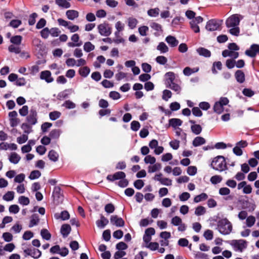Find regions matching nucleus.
I'll use <instances>...</instances> for the list:
<instances>
[{
	"label": "nucleus",
	"instance_id": "5",
	"mask_svg": "<svg viewBox=\"0 0 259 259\" xmlns=\"http://www.w3.org/2000/svg\"><path fill=\"white\" fill-rule=\"evenodd\" d=\"M221 21L216 19H211L209 20L205 26V28L208 31H213L220 29Z\"/></svg>",
	"mask_w": 259,
	"mask_h": 259
},
{
	"label": "nucleus",
	"instance_id": "30",
	"mask_svg": "<svg viewBox=\"0 0 259 259\" xmlns=\"http://www.w3.org/2000/svg\"><path fill=\"white\" fill-rule=\"evenodd\" d=\"M157 50L159 51L161 53L164 54L168 51V48L163 42H160L157 46Z\"/></svg>",
	"mask_w": 259,
	"mask_h": 259
},
{
	"label": "nucleus",
	"instance_id": "25",
	"mask_svg": "<svg viewBox=\"0 0 259 259\" xmlns=\"http://www.w3.org/2000/svg\"><path fill=\"white\" fill-rule=\"evenodd\" d=\"M197 52L199 55L205 57H209L211 56V52L208 50L204 48H199L197 49Z\"/></svg>",
	"mask_w": 259,
	"mask_h": 259
},
{
	"label": "nucleus",
	"instance_id": "20",
	"mask_svg": "<svg viewBox=\"0 0 259 259\" xmlns=\"http://www.w3.org/2000/svg\"><path fill=\"white\" fill-rule=\"evenodd\" d=\"M205 139L202 137H196L193 141L192 144L194 147H198L204 144Z\"/></svg>",
	"mask_w": 259,
	"mask_h": 259
},
{
	"label": "nucleus",
	"instance_id": "19",
	"mask_svg": "<svg viewBox=\"0 0 259 259\" xmlns=\"http://www.w3.org/2000/svg\"><path fill=\"white\" fill-rule=\"evenodd\" d=\"M71 231V227L68 224H64L61 228V233L63 237L68 236Z\"/></svg>",
	"mask_w": 259,
	"mask_h": 259
},
{
	"label": "nucleus",
	"instance_id": "50",
	"mask_svg": "<svg viewBox=\"0 0 259 259\" xmlns=\"http://www.w3.org/2000/svg\"><path fill=\"white\" fill-rule=\"evenodd\" d=\"M41 176V173L39 170H33L31 172L29 178L31 180H34L38 178Z\"/></svg>",
	"mask_w": 259,
	"mask_h": 259
},
{
	"label": "nucleus",
	"instance_id": "12",
	"mask_svg": "<svg viewBox=\"0 0 259 259\" xmlns=\"http://www.w3.org/2000/svg\"><path fill=\"white\" fill-rule=\"evenodd\" d=\"M40 78L45 80L47 83H51L54 81V78L51 76V73L49 70L41 71L40 74Z\"/></svg>",
	"mask_w": 259,
	"mask_h": 259
},
{
	"label": "nucleus",
	"instance_id": "49",
	"mask_svg": "<svg viewBox=\"0 0 259 259\" xmlns=\"http://www.w3.org/2000/svg\"><path fill=\"white\" fill-rule=\"evenodd\" d=\"M144 162L147 164H153L156 162V158L151 155H147L144 158Z\"/></svg>",
	"mask_w": 259,
	"mask_h": 259
},
{
	"label": "nucleus",
	"instance_id": "53",
	"mask_svg": "<svg viewBox=\"0 0 259 259\" xmlns=\"http://www.w3.org/2000/svg\"><path fill=\"white\" fill-rule=\"evenodd\" d=\"M204 238L207 240H211L213 238V232L210 230H206L203 234Z\"/></svg>",
	"mask_w": 259,
	"mask_h": 259
},
{
	"label": "nucleus",
	"instance_id": "46",
	"mask_svg": "<svg viewBox=\"0 0 259 259\" xmlns=\"http://www.w3.org/2000/svg\"><path fill=\"white\" fill-rule=\"evenodd\" d=\"M61 115V113L57 111L51 112L49 113L50 118L52 120H55L59 118Z\"/></svg>",
	"mask_w": 259,
	"mask_h": 259
},
{
	"label": "nucleus",
	"instance_id": "48",
	"mask_svg": "<svg viewBox=\"0 0 259 259\" xmlns=\"http://www.w3.org/2000/svg\"><path fill=\"white\" fill-rule=\"evenodd\" d=\"M176 136L181 137L182 140L186 141L187 135L182 132V129L178 128L176 131Z\"/></svg>",
	"mask_w": 259,
	"mask_h": 259
},
{
	"label": "nucleus",
	"instance_id": "4",
	"mask_svg": "<svg viewBox=\"0 0 259 259\" xmlns=\"http://www.w3.org/2000/svg\"><path fill=\"white\" fill-rule=\"evenodd\" d=\"M230 244L235 251L241 252L247 246V241L243 239L233 240L231 241Z\"/></svg>",
	"mask_w": 259,
	"mask_h": 259
},
{
	"label": "nucleus",
	"instance_id": "8",
	"mask_svg": "<svg viewBox=\"0 0 259 259\" xmlns=\"http://www.w3.org/2000/svg\"><path fill=\"white\" fill-rule=\"evenodd\" d=\"M99 33L103 36H108L111 33V28L107 23H102L98 25Z\"/></svg>",
	"mask_w": 259,
	"mask_h": 259
},
{
	"label": "nucleus",
	"instance_id": "32",
	"mask_svg": "<svg viewBox=\"0 0 259 259\" xmlns=\"http://www.w3.org/2000/svg\"><path fill=\"white\" fill-rule=\"evenodd\" d=\"M39 221V219L38 215L36 214H33L31 217V220L30 222V224L29 225V227L30 228L33 227L37 225Z\"/></svg>",
	"mask_w": 259,
	"mask_h": 259
},
{
	"label": "nucleus",
	"instance_id": "47",
	"mask_svg": "<svg viewBox=\"0 0 259 259\" xmlns=\"http://www.w3.org/2000/svg\"><path fill=\"white\" fill-rule=\"evenodd\" d=\"M168 88H169L172 90L176 92L177 94H180L181 91V88L180 85L176 82L172 83Z\"/></svg>",
	"mask_w": 259,
	"mask_h": 259
},
{
	"label": "nucleus",
	"instance_id": "15",
	"mask_svg": "<svg viewBox=\"0 0 259 259\" xmlns=\"http://www.w3.org/2000/svg\"><path fill=\"white\" fill-rule=\"evenodd\" d=\"M222 56L224 57H230L235 59L238 57L239 53L237 52L225 50L223 51Z\"/></svg>",
	"mask_w": 259,
	"mask_h": 259
},
{
	"label": "nucleus",
	"instance_id": "17",
	"mask_svg": "<svg viewBox=\"0 0 259 259\" xmlns=\"http://www.w3.org/2000/svg\"><path fill=\"white\" fill-rule=\"evenodd\" d=\"M66 15L68 19L73 20L79 16V13L77 11L70 10L66 11Z\"/></svg>",
	"mask_w": 259,
	"mask_h": 259
},
{
	"label": "nucleus",
	"instance_id": "52",
	"mask_svg": "<svg viewBox=\"0 0 259 259\" xmlns=\"http://www.w3.org/2000/svg\"><path fill=\"white\" fill-rule=\"evenodd\" d=\"M190 25L191 28L192 30L195 33H198L200 31L199 27L198 25V24L195 23L194 21L191 20L190 22Z\"/></svg>",
	"mask_w": 259,
	"mask_h": 259
},
{
	"label": "nucleus",
	"instance_id": "45",
	"mask_svg": "<svg viewBox=\"0 0 259 259\" xmlns=\"http://www.w3.org/2000/svg\"><path fill=\"white\" fill-rule=\"evenodd\" d=\"M18 202L22 205H27L29 204L30 201L28 197L24 196H21L19 197Z\"/></svg>",
	"mask_w": 259,
	"mask_h": 259
},
{
	"label": "nucleus",
	"instance_id": "36",
	"mask_svg": "<svg viewBox=\"0 0 259 259\" xmlns=\"http://www.w3.org/2000/svg\"><path fill=\"white\" fill-rule=\"evenodd\" d=\"M160 10L158 8L150 9L147 11L148 15L152 17H156L158 16Z\"/></svg>",
	"mask_w": 259,
	"mask_h": 259
},
{
	"label": "nucleus",
	"instance_id": "33",
	"mask_svg": "<svg viewBox=\"0 0 259 259\" xmlns=\"http://www.w3.org/2000/svg\"><path fill=\"white\" fill-rule=\"evenodd\" d=\"M90 72V69L87 66L81 67L79 69V74L83 77H86L89 75Z\"/></svg>",
	"mask_w": 259,
	"mask_h": 259
},
{
	"label": "nucleus",
	"instance_id": "13",
	"mask_svg": "<svg viewBox=\"0 0 259 259\" xmlns=\"http://www.w3.org/2000/svg\"><path fill=\"white\" fill-rule=\"evenodd\" d=\"M166 77L165 83L167 87H168L172 83H175L176 79L175 74L172 72H168L165 73Z\"/></svg>",
	"mask_w": 259,
	"mask_h": 259
},
{
	"label": "nucleus",
	"instance_id": "22",
	"mask_svg": "<svg viewBox=\"0 0 259 259\" xmlns=\"http://www.w3.org/2000/svg\"><path fill=\"white\" fill-rule=\"evenodd\" d=\"M9 159L11 163H18L21 159V157L16 153L13 152L9 156Z\"/></svg>",
	"mask_w": 259,
	"mask_h": 259
},
{
	"label": "nucleus",
	"instance_id": "61",
	"mask_svg": "<svg viewBox=\"0 0 259 259\" xmlns=\"http://www.w3.org/2000/svg\"><path fill=\"white\" fill-rule=\"evenodd\" d=\"M19 114L22 116H25L28 113V107L27 105L23 106L19 111Z\"/></svg>",
	"mask_w": 259,
	"mask_h": 259
},
{
	"label": "nucleus",
	"instance_id": "39",
	"mask_svg": "<svg viewBox=\"0 0 259 259\" xmlns=\"http://www.w3.org/2000/svg\"><path fill=\"white\" fill-rule=\"evenodd\" d=\"M207 197L208 196L206 193H202L195 196L194 199V201L196 203H198L200 201L206 200Z\"/></svg>",
	"mask_w": 259,
	"mask_h": 259
},
{
	"label": "nucleus",
	"instance_id": "24",
	"mask_svg": "<svg viewBox=\"0 0 259 259\" xmlns=\"http://www.w3.org/2000/svg\"><path fill=\"white\" fill-rule=\"evenodd\" d=\"M237 81L239 83H243L245 80L244 73L241 70H238L235 74Z\"/></svg>",
	"mask_w": 259,
	"mask_h": 259
},
{
	"label": "nucleus",
	"instance_id": "38",
	"mask_svg": "<svg viewBox=\"0 0 259 259\" xmlns=\"http://www.w3.org/2000/svg\"><path fill=\"white\" fill-rule=\"evenodd\" d=\"M22 37L20 35H15L11 38V42L15 45H19L21 44Z\"/></svg>",
	"mask_w": 259,
	"mask_h": 259
},
{
	"label": "nucleus",
	"instance_id": "56",
	"mask_svg": "<svg viewBox=\"0 0 259 259\" xmlns=\"http://www.w3.org/2000/svg\"><path fill=\"white\" fill-rule=\"evenodd\" d=\"M156 61L157 62V63H158L161 65H164L166 63V62L167 61V59L164 56H159L156 57Z\"/></svg>",
	"mask_w": 259,
	"mask_h": 259
},
{
	"label": "nucleus",
	"instance_id": "18",
	"mask_svg": "<svg viewBox=\"0 0 259 259\" xmlns=\"http://www.w3.org/2000/svg\"><path fill=\"white\" fill-rule=\"evenodd\" d=\"M101 219L99 220H97L96 221V225L98 227L100 228H104L106 225H107L108 223V220L106 219L104 216L102 214L101 215Z\"/></svg>",
	"mask_w": 259,
	"mask_h": 259
},
{
	"label": "nucleus",
	"instance_id": "23",
	"mask_svg": "<svg viewBox=\"0 0 259 259\" xmlns=\"http://www.w3.org/2000/svg\"><path fill=\"white\" fill-rule=\"evenodd\" d=\"M182 121L178 118H171L169 120V125L172 127L176 128L177 127L181 126Z\"/></svg>",
	"mask_w": 259,
	"mask_h": 259
},
{
	"label": "nucleus",
	"instance_id": "35",
	"mask_svg": "<svg viewBox=\"0 0 259 259\" xmlns=\"http://www.w3.org/2000/svg\"><path fill=\"white\" fill-rule=\"evenodd\" d=\"M48 157L51 160L56 162L58 159L59 155L55 151L52 150L49 152Z\"/></svg>",
	"mask_w": 259,
	"mask_h": 259
},
{
	"label": "nucleus",
	"instance_id": "6",
	"mask_svg": "<svg viewBox=\"0 0 259 259\" xmlns=\"http://www.w3.org/2000/svg\"><path fill=\"white\" fill-rule=\"evenodd\" d=\"M26 120L30 125H34L37 122V112L34 108H31L26 117Z\"/></svg>",
	"mask_w": 259,
	"mask_h": 259
},
{
	"label": "nucleus",
	"instance_id": "29",
	"mask_svg": "<svg viewBox=\"0 0 259 259\" xmlns=\"http://www.w3.org/2000/svg\"><path fill=\"white\" fill-rule=\"evenodd\" d=\"M55 3L58 6L66 9L71 6L70 4L66 0H55Z\"/></svg>",
	"mask_w": 259,
	"mask_h": 259
},
{
	"label": "nucleus",
	"instance_id": "41",
	"mask_svg": "<svg viewBox=\"0 0 259 259\" xmlns=\"http://www.w3.org/2000/svg\"><path fill=\"white\" fill-rule=\"evenodd\" d=\"M40 235L43 239L49 240L51 238V235L48 230L46 229H42L40 231Z\"/></svg>",
	"mask_w": 259,
	"mask_h": 259
},
{
	"label": "nucleus",
	"instance_id": "60",
	"mask_svg": "<svg viewBox=\"0 0 259 259\" xmlns=\"http://www.w3.org/2000/svg\"><path fill=\"white\" fill-rule=\"evenodd\" d=\"M171 92L169 90H165L163 92L162 99L165 101H167L171 97Z\"/></svg>",
	"mask_w": 259,
	"mask_h": 259
},
{
	"label": "nucleus",
	"instance_id": "34",
	"mask_svg": "<svg viewBox=\"0 0 259 259\" xmlns=\"http://www.w3.org/2000/svg\"><path fill=\"white\" fill-rule=\"evenodd\" d=\"M213 108L214 112L219 114H221L224 110V107L218 102L215 103Z\"/></svg>",
	"mask_w": 259,
	"mask_h": 259
},
{
	"label": "nucleus",
	"instance_id": "11",
	"mask_svg": "<svg viewBox=\"0 0 259 259\" xmlns=\"http://www.w3.org/2000/svg\"><path fill=\"white\" fill-rule=\"evenodd\" d=\"M110 222L118 227H123L124 225V221L121 218H119L117 215H111L110 218Z\"/></svg>",
	"mask_w": 259,
	"mask_h": 259
},
{
	"label": "nucleus",
	"instance_id": "31",
	"mask_svg": "<svg viewBox=\"0 0 259 259\" xmlns=\"http://www.w3.org/2000/svg\"><path fill=\"white\" fill-rule=\"evenodd\" d=\"M150 27L157 32L162 33L163 31L162 26L155 22H152L150 23Z\"/></svg>",
	"mask_w": 259,
	"mask_h": 259
},
{
	"label": "nucleus",
	"instance_id": "59",
	"mask_svg": "<svg viewBox=\"0 0 259 259\" xmlns=\"http://www.w3.org/2000/svg\"><path fill=\"white\" fill-rule=\"evenodd\" d=\"M8 50L9 52L12 53H15L16 54H19L21 52V50L19 47L15 46L13 45H10L9 48Z\"/></svg>",
	"mask_w": 259,
	"mask_h": 259
},
{
	"label": "nucleus",
	"instance_id": "1",
	"mask_svg": "<svg viewBox=\"0 0 259 259\" xmlns=\"http://www.w3.org/2000/svg\"><path fill=\"white\" fill-rule=\"evenodd\" d=\"M238 14H234L229 17L226 21L227 27L230 28L229 32L230 34L235 36H238L240 33V29L238 27L240 19Z\"/></svg>",
	"mask_w": 259,
	"mask_h": 259
},
{
	"label": "nucleus",
	"instance_id": "14",
	"mask_svg": "<svg viewBox=\"0 0 259 259\" xmlns=\"http://www.w3.org/2000/svg\"><path fill=\"white\" fill-rule=\"evenodd\" d=\"M17 149V146L14 143L9 144L6 142H2L0 143V149L7 150L10 149L12 150H15Z\"/></svg>",
	"mask_w": 259,
	"mask_h": 259
},
{
	"label": "nucleus",
	"instance_id": "43",
	"mask_svg": "<svg viewBox=\"0 0 259 259\" xmlns=\"http://www.w3.org/2000/svg\"><path fill=\"white\" fill-rule=\"evenodd\" d=\"M95 49V46L91 42H86L83 46V50L87 52H90Z\"/></svg>",
	"mask_w": 259,
	"mask_h": 259
},
{
	"label": "nucleus",
	"instance_id": "37",
	"mask_svg": "<svg viewBox=\"0 0 259 259\" xmlns=\"http://www.w3.org/2000/svg\"><path fill=\"white\" fill-rule=\"evenodd\" d=\"M191 130L195 135H199L202 132V127L199 124H194L191 125Z\"/></svg>",
	"mask_w": 259,
	"mask_h": 259
},
{
	"label": "nucleus",
	"instance_id": "54",
	"mask_svg": "<svg viewBox=\"0 0 259 259\" xmlns=\"http://www.w3.org/2000/svg\"><path fill=\"white\" fill-rule=\"evenodd\" d=\"M222 180V178L220 176L215 175L214 176H212L210 178V182L213 184H217L219 183H220Z\"/></svg>",
	"mask_w": 259,
	"mask_h": 259
},
{
	"label": "nucleus",
	"instance_id": "16",
	"mask_svg": "<svg viewBox=\"0 0 259 259\" xmlns=\"http://www.w3.org/2000/svg\"><path fill=\"white\" fill-rule=\"evenodd\" d=\"M165 41L171 47H175L179 44V41L176 37L171 35L167 36L165 38Z\"/></svg>",
	"mask_w": 259,
	"mask_h": 259
},
{
	"label": "nucleus",
	"instance_id": "62",
	"mask_svg": "<svg viewBox=\"0 0 259 259\" xmlns=\"http://www.w3.org/2000/svg\"><path fill=\"white\" fill-rule=\"evenodd\" d=\"M115 210V207L113 204L112 203H108L105 206V210L106 212L109 213L113 212Z\"/></svg>",
	"mask_w": 259,
	"mask_h": 259
},
{
	"label": "nucleus",
	"instance_id": "28",
	"mask_svg": "<svg viewBox=\"0 0 259 259\" xmlns=\"http://www.w3.org/2000/svg\"><path fill=\"white\" fill-rule=\"evenodd\" d=\"M198 70V68H191L189 67H186L183 70V73L186 76H190L192 74L197 72Z\"/></svg>",
	"mask_w": 259,
	"mask_h": 259
},
{
	"label": "nucleus",
	"instance_id": "27",
	"mask_svg": "<svg viewBox=\"0 0 259 259\" xmlns=\"http://www.w3.org/2000/svg\"><path fill=\"white\" fill-rule=\"evenodd\" d=\"M61 131L59 129H54L51 131L49 137L52 139H57L59 138Z\"/></svg>",
	"mask_w": 259,
	"mask_h": 259
},
{
	"label": "nucleus",
	"instance_id": "58",
	"mask_svg": "<svg viewBox=\"0 0 259 259\" xmlns=\"http://www.w3.org/2000/svg\"><path fill=\"white\" fill-rule=\"evenodd\" d=\"M131 129L134 131H137L140 127V123L137 121H133L131 124Z\"/></svg>",
	"mask_w": 259,
	"mask_h": 259
},
{
	"label": "nucleus",
	"instance_id": "51",
	"mask_svg": "<svg viewBox=\"0 0 259 259\" xmlns=\"http://www.w3.org/2000/svg\"><path fill=\"white\" fill-rule=\"evenodd\" d=\"M61 33V31L57 27L52 28L50 29V34L53 37H57Z\"/></svg>",
	"mask_w": 259,
	"mask_h": 259
},
{
	"label": "nucleus",
	"instance_id": "64",
	"mask_svg": "<svg viewBox=\"0 0 259 259\" xmlns=\"http://www.w3.org/2000/svg\"><path fill=\"white\" fill-rule=\"evenodd\" d=\"M146 247L151 250H156L159 248V244L157 242H150Z\"/></svg>",
	"mask_w": 259,
	"mask_h": 259
},
{
	"label": "nucleus",
	"instance_id": "42",
	"mask_svg": "<svg viewBox=\"0 0 259 259\" xmlns=\"http://www.w3.org/2000/svg\"><path fill=\"white\" fill-rule=\"evenodd\" d=\"M255 222V218L253 215H250L247 217L246 220V226L248 227H251Z\"/></svg>",
	"mask_w": 259,
	"mask_h": 259
},
{
	"label": "nucleus",
	"instance_id": "2",
	"mask_svg": "<svg viewBox=\"0 0 259 259\" xmlns=\"http://www.w3.org/2000/svg\"><path fill=\"white\" fill-rule=\"evenodd\" d=\"M217 229L223 235H228L232 232V225L227 218L222 219L218 221Z\"/></svg>",
	"mask_w": 259,
	"mask_h": 259
},
{
	"label": "nucleus",
	"instance_id": "3",
	"mask_svg": "<svg viewBox=\"0 0 259 259\" xmlns=\"http://www.w3.org/2000/svg\"><path fill=\"white\" fill-rule=\"evenodd\" d=\"M210 166L214 170L222 172L227 169L226 160L223 156H218L212 161Z\"/></svg>",
	"mask_w": 259,
	"mask_h": 259
},
{
	"label": "nucleus",
	"instance_id": "21",
	"mask_svg": "<svg viewBox=\"0 0 259 259\" xmlns=\"http://www.w3.org/2000/svg\"><path fill=\"white\" fill-rule=\"evenodd\" d=\"M161 168V164L159 163H155L153 165H150L148 167V172L153 173L159 170Z\"/></svg>",
	"mask_w": 259,
	"mask_h": 259
},
{
	"label": "nucleus",
	"instance_id": "40",
	"mask_svg": "<svg viewBox=\"0 0 259 259\" xmlns=\"http://www.w3.org/2000/svg\"><path fill=\"white\" fill-rule=\"evenodd\" d=\"M14 198V192L8 191L3 196V199L7 201H12Z\"/></svg>",
	"mask_w": 259,
	"mask_h": 259
},
{
	"label": "nucleus",
	"instance_id": "63",
	"mask_svg": "<svg viewBox=\"0 0 259 259\" xmlns=\"http://www.w3.org/2000/svg\"><path fill=\"white\" fill-rule=\"evenodd\" d=\"M34 236L33 232L30 231H25L23 235V239L25 240H28L32 238Z\"/></svg>",
	"mask_w": 259,
	"mask_h": 259
},
{
	"label": "nucleus",
	"instance_id": "7",
	"mask_svg": "<svg viewBox=\"0 0 259 259\" xmlns=\"http://www.w3.org/2000/svg\"><path fill=\"white\" fill-rule=\"evenodd\" d=\"M171 223L174 226H178V230L179 231L183 232L186 229V225L183 223L182 219L178 216H175L172 218Z\"/></svg>",
	"mask_w": 259,
	"mask_h": 259
},
{
	"label": "nucleus",
	"instance_id": "10",
	"mask_svg": "<svg viewBox=\"0 0 259 259\" xmlns=\"http://www.w3.org/2000/svg\"><path fill=\"white\" fill-rule=\"evenodd\" d=\"M125 174L123 171H117L113 175H109L107 177V179L111 182L117 180H121L125 178Z\"/></svg>",
	"mask_w": 259,
	"mask_h": 259
},
{
	"label": "nucleus",
	"instance_id": "55",
	"mask_svg": "<svg viewBox=\"0 0 259 259\" xmlns=\"http://www.w3.org/2000/svg\"><path fill=\"white\" fill-rule=\"evenodd\" d=\"M63 106L66 107L67 109H73L75 107V104L70 100L66 101L63 104Z\"/></svg>",
	"mask_w": 259,
	"mask_h": 259
},
{
	"label": "nucleus",
	"instance_id": "44",
	"mask_svg": "<svg viewBox=\"0 0 259 259\" xmlns=\"http://www.w3.org/2000/svg\"><path fill=\"white\" fill-rule=\"evenodd\" d=\"M138 20L136 18H129L128 19V26L131 29H134L136 27Z\"/></svg>",
	"mask_w": 259,
	"mask_h": 259
},
{
	"label": "nucleus",
	"instance_id": "9",
	"mask_svg": "<svg viewBox=\"0 0 259 259\" xmlns=\"http://www.w3.org/2000/svg\"><path fill=\"white\" fill-rule=\"evenodd\" d=\"M245 53L248 56L254 57L257 54H259V45L257 44L252 45L249 50L245 51Z\"/></svg>",
	"mask_w": 259,
	"mask_h": 259
},
{
	"label": "nucleus",
	"instance_id": "57",
	"mask_svg": "<svg viewBox=\"0 0 259 259\" xmlns=\"http://www.w3.org/2000/svg\"><path fill=\"white\" fill-rule=\"evenodd\" d=\"M41 252L39 249L35 248L32 249L31 256L32 257L34 258H38L41 256Z\"/></svg>",
	"mask_w": 259,
	"mask_h": 259
},
{
	"label": "nucleus",
	"instance_id": "26",
	"mask_svg": "<svg viewBox=\"0 0 259 259\" xmlns=\"http://www.w3.org/2000/svg\"><path fill=\"white\" fill-rule=\"evenodd\" d=\"M69 217L68 212L66 210L62 211L61 213H56L55 214V218L56 219H61L62 220H68Z\"/></svg>",
	"mask_w": 259,
	"mask_h": 259
}]
</instances>
